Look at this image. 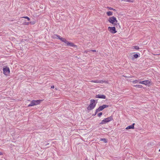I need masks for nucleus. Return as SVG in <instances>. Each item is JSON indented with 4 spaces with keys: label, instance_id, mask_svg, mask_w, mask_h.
<instances>
[{
    "label": "nucleus",
    "instance_id": "f257e3e1",
    "mask_svg": "<svg viewBox=\"0 0 160 160\" xmlns=\"http://www.w3.org/2000/svg\"><path fill=\"white\" fill-rule=\"evenodd\" d=\"M108 21L109 22L115 26L117 25L118 24L116 18L114 16L110 17L108 19Z\"/></svg>",
    "mask_w": 160,
    "mask_h": 160
},
{
    "label": "nucleus",
    "instance_id": "f03ea898",
    "mask_svg": "<svg viewBox=\"0 0 160 160\" xmlns=\"http://www.w3.org/2000/svg\"><path fill=\"white\" fill-rule=\"evenodd\" d=\"M96 103L95 102V101L92 99L90 101V104L87 108V109L88 110H91L93 109L95 107Z\"/></svg>",
    "mask_w": 160,
    "mask_h": 160
},
{
    "label": "nucleus",
    "instance_id": "7ed1b4c3",
    "mask_svg": "<svg viewBox=\"0 0 160 160\" xmlns=\"http://www.w3.org/2000/svg\"><path fill=\"white\" fill-rule=\"evenodd\" d=\"M41 101V100H33L31 101V103L28 105V107H31L38 105L40 103Z\"/></svg>",
    "mask_w": 160,
    "mask_h": 160
},
{
    "label": "nucleus",
    "instance_id": "20e7f679",
    "mask_svg": "<svg viewBox=\"0 0 160 160\" xmlns=\"http://www.w3.org/2000/svg\"><path fill=\"white\" fill-rule=\"evenodd\" d=\"M112 119V117H109L107 118L104 119L102 120V122L100 123V124H105L107 122H108L111 121Z\"/></svg>",
    "mask_w": 160,
    "mask_h": 160
},
{
    "label": "nucleus",
    "instance_id": "39448f33",
    "mask_svg": "<svg viewBox=\"0 0 160 160\" xmlns=\"http://www.w3.org/2000/svg\"><path fill=\"white\" fill-rule=\"evenodd\" d=\"M108 30L112 33L114 34L117 32L115 28L114 27H109L108 28Z\"/></svg>",
    "mask_w": 160,
    "mask_h": 160
},
{
    "label": "nucleus",
    "instance_id": "423d86ee",
    "mask_svg": "<svg viewBox=\"0 0 160 160\" xmlns=\"http://www.w3.org/2000/svg\"><path fill=\"white\" fill-rule=\"evenodd\" d=\"M3 73L6 75H7L9 73V69L8 67H5V68H4L3 69Z\"/></svg>",
    "mask_w": 160,
    "mask_h": 160
},
{
    "label": "nucleus",
    "instance_id": "0eeeda50",
    "mask_svg": "<svg viewBox=\"0 0 160 160\" xmlns=\"http://www.w3.org/2000/svg\"><path fill=\"white\" fill-rule=\"evenodd\" d=\"M139 83L140 84L145 85H148L149 84H150L151 82L149 80H145L139 82Z\"/></svg>",
    "mask_w": 160,
    "mask_h": 160
},
{
    "label": "nucleus",
    "instance_id": "6e6552de",
    "mask_svg": "<svg viewBox=\"0 0 160 160\" xmlns=\"http://www.w3.org/2000/svg\"><path fill=\"white\" fill-rule=\"evenodd\" d=\"M90 82H95V83H103L104 82H106L105 81L99 80H92V81H90Z\"/></svg>",
    "mask_w": 160,
    "mask_h": 160
},
{
    "label": "nucleus",
    "instance_id": "1a4fd4ad",
    "mask_svg": "<svg viewBox=\"0 0 160 160\" xmlns=\"http://www.w3.org/2000/svg\"><path fill=\"white\" fill-rule=\"evenodd\" d=\"M96 98H101L105 99L106 98V96L105 95H97L96 96Z\"/></svg>",
    "mask_w": 160,
    "mask_h": 160
},
{
    "label": "nucleus",
    "instance_id": "9d476101",
    "mask_svg": "<svg viewBox=\"0 0 160 160\" xmlns=\"http://www.w3.org/2000/svg\"><path fill=\"white\" fill-rule=\"evenodd\" d=\"M59 39L61 41H62V42H64L66 44L68 42L67 40H66L65 38H62L61 37V38H59Z\"/></svg>",
    "mask_w": 160,
    "mask_h": 160
},
{
    "label": "nucleus",
    "instance_id": "9b49d317",
    "mask_svg": "<svg viewBox=\"0 0 160 160\" xmlns=\"http://www.w3.org/2000/svg\"><path fill=\"white\" fill-rule=\"evenodd\" d=\"M108 107V105H103L102 106H100L99 107L100 108V110H103L104 108H107Z\"/></svg>",
    "mask_w": 160,
    "mask_h": 160
},
{
    "label": "nucleus",
    "instance_id": "f8f14e48",
    "mask_svg": "<svg viewBox=\"0 0 160 160\" xmlns=\"http://www.w3.org/2000/svg\"><path fill=\"white\" fill-rule=\"evenodd\" d=\"M66 45L67 46L72 47H73L76 46L74 45V44L73 43L69 42H68Z\"/></svg>",
    "mask_w": 160,
    "mask_h": 160
},
{
    "label": "nucleus",
    "instance_id": "ddd939ff",
    "mask_svg": "<svg viewBox=\"0 0 160 160\" xmlns=\"http://www.w3.org/2000/svg\"><path fill=\"white\" fill-rule=\"evenodd\" d=\"M134 124L135 123H133L132 125L127 127L126 129H134Z\"/></svg>",
    "mask_w": 160,
    "mask_h": 160
},
{
    "label": "nucleus",
    "instance_id": "4468645a",
    "mask_svg": "<svg viewBox=\"0 0 160 160\" xmlns=\"http://www.w3.org/2000/svg\"><path fill=\"white\" fill-rule=\"evenodd\" d=\"M52 37L53 38H58V39H59V38H61V37L60 36L54 34L52 36Z\"/></svg>",
    "mask_w": 160,
    "mask_h": 160
},
{
    "label": "nucleus",
    "instance_id": "2eb2a0df",
    "mask_svg": "<svg viewBox=\"0 0 160 160\" xmlns=\"http://www.w3.org/2000/svg\"><path fill=\"white\" fill-rule=\"evenodd\" d=\"M106 13H107V14L108 16H112V12L111 11L108 12H107Z\"/></svg>",
    "mask_w": 160,
    "mask_h": 160
},
{
    "label": "nucleus",
    "instance_id": "dca6fc26",
    "mask_svg": "<svg viewBox=\"0 0 160 160\" xmlns=\"http://www.w3.org/2000/svg\"><path fill=\"white\" fill-rule=\"evenodd\" d=\"M132 49L138 50L139 49V48L138 46H133L132 48Z\"/></svg>",
    "mask_w": 160,
    "mask_h": 160
},
{
    "label": "nucleus",
    "instance_id": "f3484780",
    "mask_svg": "<svg viewBox=\"0 0 160 160\" xmlns=\"http://www.w3.org/2000/svg\"><path fill=\"white\" fill-rule=\"evenodd\" d=\"M134 87H138V88H142V86L141 85H134Z\"/></svg>",
    "mask_w": 160,
    "mask_h": 160
},
{
    "label": "nucleus",
    "instance_id": "a211bd4d",
    "mask_svg": "<svg viewBox=\"0 0 160 160\" xmlns=\"http://www.w3.org/2000/svg\"><path fill=\"white\" fill-rule=\"evenodd\" d=\"M139 82V80H135L132 81L133 83H135L138 82Z\"/></svg>",
    "mask_w": 160,
    "mask_h": 160
},
{
    "label": "nucleus",
    "instance_id": "6ab92c4d",
    "mask_svg": "<svg viewBox=\"0 0 160 160\" xmlns=\"http://www.w3.org/2000/svg\"><path fill=\"white\" fill-rule=\"evenodd\" d=\"M22 18H24L27 19L28 20V21H29L30 20V18L29 17H28L25 16V17H23Z\"/></svg>",
    "mask_w": 160,
    "mask_h": 160
},
{
    "label": "nucleus",
    "instance_id": "aec40b11",
    "mask_svg": "<svg viewBox=\"0 0 160 160\" xmlns=\"http://www.w3.org/2000/svg\"><path fill=\"white\" fill-rule=\"evenodd\" d=\"M100 108L99 107L98 109H97L96 110V112L95 114V115L97 113V112H98L100 111H102L101 110H100Z\"/></svg>",
    "mask_w": 160,
    "mask_h": 160
},
{
    "label": "nucleus",
    "instance_id": "412c9836",
    "mask_svg": "<svg viewBox=\"0 0 160 160\" xmlns=\"http://www.w3.org/2000/svg\"><path fill=\"white\" fill-rule=\"evenodd\" d=\"M107 8H108L109 10H113V11H116V10L115 9H114L113 8H111V7H108Z\"/></svg>",
    "mask_w": 160,
    "mask_h": 160
},
{
    "label": "nucleus",
    "instance_id": "4be33fe9",
    "mask_svg": "<svg viewBox=\"0 0 160 160\" xmlns=\"http://www.w3.org/2000/svg\"><path fill=\"white\" fill-rule=\"evenodd\" d=\"M133 57L135 58H137L138 57V56L137 54H135L133 55Z\"/></svg>",
    "mask_w": 160,
    "mask_h": 160
},
{
    "label": "nucleus",
    "instance_id": "5701e85b",
    "mask_svg": "<svg viewBox=\"0 0 160 160\" xmlns=\"http://www.w3.org/2000/svg\"><path fill=\"white\" fill-rule=\"evenodd\" d=\"M102 112H100L98 114V117H100L102 115Z\"/></svg>",
    "mask_w": 160,
    "mask_h": 160
},
{
    "label": "nucleus",
    "instance_id": "b1692460",
    "mask_svg": "<svg viewBox=\"0 0 160 160\" xmlns=\"http://www.w3.org/2000/svg\"><path fill=\"white\" fill-rule=\"evenodd\" d=\"M101 140L105 142H107V141L105 138L101 139Z\"/></svg>",
    "mask_w": 160,
    "mask_h": 160
},
{
    "label": "nucleus",
    "instance_id": "393cba45",
    "mask_svg": "<svg viewBox=\"0 0 160 160\" xmlns=\"http://www.w3.org/2000/svg\"><path fill=\"white\" fill-rule=\"evenodd\" d=\"M91 51L92 52H96V50H91L89 51Z\"/></svg>",
    "mask_w": 160,
    "mask_h": 160
},
{
    "label": "nucleus",
    "instance_id": "a878e982",
    "mask_svg": "<svg viewBox=\"0 0 160 160\" xmlns=\"http://www.w3.org/2000/svg\"><path fill=\"white\" fill-rule=\"evenodd\" d=\"M29 22H26L25 23V25H28L29 24Z\"/></svg>",
    "mask_w": 160,
    "mask_h": 160
},
{
    "label": "nucleus",
    "instance_id": "bb28decb",
    "mask_svg": "<svg viewBox=\"0 0 160 160\" xmlns=\"http://www.w3.org/2000/svg\"><path fill=\"white\" fill-rule=\"evenodd\" d=\"M54 88V86L53 85L51 86V88Z\"/></svg>",
    "mask_w": 160,
    "mask_h": 160
},
{
    "label": "nucleus",
    "instance_id": "cd10ccee",
    "mask_svg": "<svg viewBox=\"0 0 160 160\" xmlns=\"http://www.w3.org/2000/svg\"><path fill=\"white\" fill-rule=\"evenodd\" d=\"M125 1L130 2V0H125Z\"/></svg>",
    "mask_w": 160,
    "mask_h": 160
},
{
    "label": "nucleus",
    "instance_id": "c85d7f7f",
    "mask_svg": "<svg viewBox=\"0 0 160 160\" xmlns=\"http://www.w3.org/2000/svg\"><path fill=\"white\" fill-rule=\"evenodd\" d=\"M2 155V152H0V155Z\"/></svg>",
    "mask_w": 160,
    "mask_h": 160
},
{
    "label": "nucleus",
    "instance_id": "c756f323",
    "mask_svg": "<svg viewBox=\"0 0 160 160\" xmlns=\"http://www.w3.org/2000/svg\"><path fill=\"white\" fill-rule=\"evenodd\" d=\"M88 51H85V52H88Z\"/></svg>",
    "mask_w": 160,
    "mask_h": 160
},
{
    "label": "nucleus",
    "instance_id": "7c9ffc66",
    "mask_svg": "<svg viewBox=\"0 0 160 160\" xmlns=\"http://www.w3.org/2000/svg\"><path fill=\"white\" fill-rule=\"evenodd\" d=\"M30 23H31V24H32V23H31V22H30Z\"/></svg>",
    "mask_w": 160,
    "mask_h": 160
},
{
    "label": "nucleus",
    "instance_id": "2f4dec72",
    "mask_svg": "<svg viewBox=\"0 0 160 160\" xmlns=\"http://www.w3.org/2000/svg\"><path fill=\"white\" fill-rule=\"evenodd\" d=\"M122 1H125V0H121Z\"/></svg>",
    "mask_w": 160,
    "mask_h": 160
},
{
    "label": "nucleus",
    "instance_id": "473e14b6",
    "mask_svg": "<svg viewBox=\"0 0 160 160\" xmlns=\"http://www.w3.org/2000/svg\"><path fill=\"white\" fill-rule=\"evenodd\" d=\"M159 152H160V149H159Z\"/></svg>",
    "mask_w": 160,
    "mask_h": 160
},
{
    "label": "nucleus",
    "instance_id": "72a5a7b5",
    "mask_svg": "<svg viewBox=\"0 0 160 160\" xmlns=\"http://www.w3.org/2000/svg\"><path fill=\"white\" fill-rule=\"evenodd\" d=\"M55 89L57 90V89L56 88H55Z\"/></svg>",
    "mask_w": 160,
    "mask_h": 160
}]
</instances>
